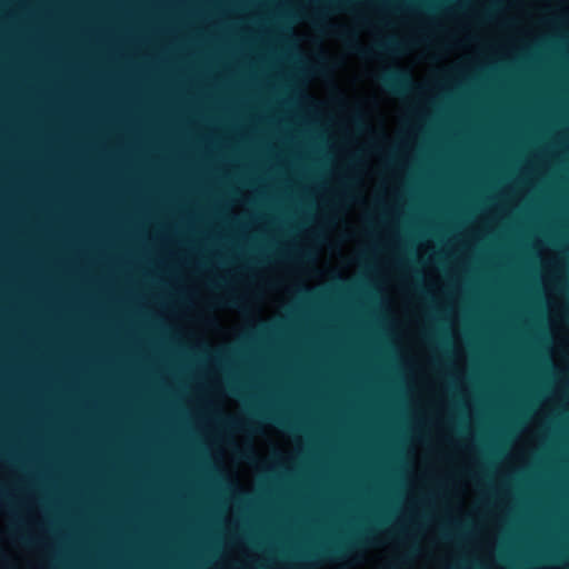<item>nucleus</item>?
I'll list each match as a JSON object with an SVG mask.
<instances>
[{"label": "nucleus", "instance_id": "nucleus-3", "mask_svg": "<svg viewBox=\"0 0 569 569\" xmlns=\"http://www.w3.org/2000/svg\"><path fill=\"white\" fill-rule=\"evenodd\" d=\"M224 305L228 307H236L239 305V299L236 297H230L229 299L226 300Z\"/></svg>", "mask_w": 569, "mask_h": 569}, {"label": "nucleus", "instance_id": "nucleus-8", "mask_svg": "<svg viewBox=\"0 0 569 569\" xmlns=\"http://www.w3.org/2000/svg\"><path fill=\"white\" fill-rule=\"evenodd\" d=\"M327 553H331V555L338 553V550L330 549Z\"/></svg>", "mask_w": 569, "mask_h": 569}, {"label": "nucleus", "instance_id": "nucleus-9", "mask_svg": "<svg viewBox=\"0 0 569 569\" xmlns=\"http://www.w3.org/2000/svg\"><path fill=\"white\" fill-rule=\"evenodd\" d=\"M21 540H22L23 542H29V540H28V539H26V538H21Z\"/></svg>", "mask_w": 569, "mask_h": 569}, {"label": "nucleus", "instance_id": "nucleus-5", "mask_svg": "<svg viewBox=\"0 0 569 569\" xmlns=\"http://www.w3.org/2000/svg\"><path fill=\"white\" fill-rule=\"evenodd\" d=\"M229 425L232 427V428H246L247 426L246 425H240L239 422H237L236 420H229Z\"/></svg>", "mask_w": 569, "mask_h": 569}, {"label": "nucleus", "instance_id": "nucleus-4", "mask_svg": "<svg viewBox=\"0 0 569 569\" xmlns=\"http://www.w3.org/2000/svg\"><path fill=\"white\" fill-rule=\"evenodd\" d=\"M407 560V556L399 558L396 562L390 566V569H400V563Z\"/></svg>", "mask_w": 569, "mask_h": 569}, {"label": "nucleus", "instance_id": "nucleus-7", "mask_svg": "<svg viewBox=\"0 0 569 569\" xmlns=\"http://www.w3.org/2000/svg\"><path fill=\"white\" fill-rule=\"evenodd\" d=\"M0 503L8 506V501L4 499L3 496H0Z\"/></svg>", "mask_w": 569, "mask_h": 569}, {"label": "nucleus", "instance_id": "nucleus-1", "mask_svg": "<svg viewBox=\"0 0 569 569\" xmlns=\"http://www.w3.org/2000/svg\"><path fill=\"white\" fill-rule=\"evenodd\" d=\"M337 36L345 41L350 52L363 59L375 58L379 54L395 53L401 48L400 42L395 39L379 41L371 48H363L359 43L356 33L345 29L339 30Z\"/></svg>", "mask_w": 569, "mask_h": 569}, {"label": "nucleus", "instance_id": "nucleus-6", "mask_svg": "<svg viewBox=\"0 0 569 569\" xmlns=\"http://www.w3.org/2000/svg\"><path fill=\"white\" fill-rule=\"evenodd\" d=\"M272 419H273L274 421H277V422H278L279 425H281V426H287V427H289V425H288L284 420H282V419H280V418H272Z\"/></svg>", "mask_w": 569, "mask_h": 569}, {"label": "nucleus", "instance_id": "nucleus-2", "mask_svg": "<svg viewBox=\"0 0 569 569\" xmlns=\"http://www.w3.org/2000/svg\"><path fill=\"white\" fill-rule=\"evenodd\" d=\"M382 84L395 93H405L412 87L409 73L402 69H391L380 77Z\"/></svg>", "mask_w": 569, "mask_h": 569}]
</instances>
